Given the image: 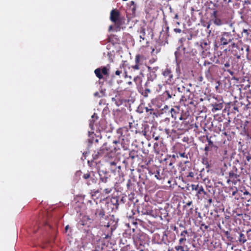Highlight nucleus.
I'll return each instance as SVG.
<instances>
[{"label": "nucleus", "mask_w": 251, "mask_h": 251, "mask_svg": "<svg viewBox=\"0 0 251 251\" xmlns=\"http://www.w3.org/2000/svg\"><path fill=\"white\" fill-rule=\"evenodd\" d=\"M189 233L187 230H182L178 235L179 239L178 240V245L175 247L176 251H189V248L185 243L189 237Z\"/></svg>", "instance_id": "1"}, {"label": "nucleus", "mask_w": 251, "mask_h": 251, "mask_svg": "<svg viewBox=\"0 0 251 251\" xmlns=\"http://www.w3.org/2000/svg\"><path fill=\"white\" fill-rule=\"evenodd\" d=\"M107 166L109 167V170L111 171V172L114 173L115 174H117L119 176L120 175L121 173V165L119 160L115 158L113 161H111V160H108V164Z\"/></svg>", "instance_id": "2"}, {"label": "nucleus", "mask_w": 251, "mask_h": 251, "mask_svg": "<svg viewBox=\"0 0 251 251\" xmlns=\"http://www.w3.org/2000/svg\"><path fill=\"white\" fill-rule=\"evenodd\" d=\"M96 173L93 171H87L82 176V178L86 180V183L88 185H92L97 183L98 181Z\"/></svg>", "instance_id": "3"}, {"label": "nucleus", "mask_w": 251, "mask_h": 251, "mask_svg": "<svg viewBox=\"0 0 251 251\" xmlns=\"http://www.w3.org/2000/svg\"><path fill=\"white\" fill-rule=\"evenodd\" d=\"M99 176L100 180L99 184L100 185V189H102L101 186H104L103 184L106 185L112 183L109 178L110 175L107 172L102 171L99 173Z\"/></svg>", "instance_id": "4"}, {"label": "nucleus", "mask_w": 251, "mask_h": 251, "mask_svg": "<svg viewBox=\"0 0 251 251\" xmlns=\"http://www.w3.org/2000/svg\"><path fill=\"white\" fill-rule=\"evenodd\" d=\"M233 36L234 35L231 34L230 32H223L220 37V45L225 46L231 43L234 39Z\"/></svg>", "instance_id": "5"}, {"label": "nucleus", "mask_w": 251, "mask_h": 251, "mask_svg": "<svg viewBox=\"0 0 251 251\" xmlns=\"http://www.w3.org/2000/svg\"><path fill=\"white\" fill-rule=\"evenodd\" d=\"M162 74L164 77L165 81L167 84H171L174 82V75L171 68H166L162 71Z\"/></svg>", "instance_id": "6"}, {"label": "nucleus", "mask_w": 251, "mask_h": 251, "mask_svg": "<svg viewBox=\"0 0 251 251\" xmlns=\"http://www.w3.org/2000/svg\"><path fill=\"white\" fill-rule=\"evenodd\" d=\"M191 187L192 191H196V196L198 199H201L202 195H206V192L201 185L193 184L191 185Z\"/></svg>", "instance_id": "7"}, {"label": "nucleus", "mask_w": 251, "mask_h": 251, "mask_svg": "<svg viewBox=\"0 0 251 251\" xmlns=\"http://www.w3.org/2000/svg\"><path fill=\"white\" fill-rule=\"evenodd\" d=\"M120 14L117 9H113L110 12V20L115 24V25L120 26L121 25Z\"/></svg>", "instance_id": "8"}, {"label": "nucleus", "mask_w": 251, "mask_h": 251, "mask_svg": "<svg viewBox=\"0 0 251 251\" xmlns=\"http://www.w3.org/2000/svg\"><path fill=\"white\" fill-rule=\"evenodd\" d=\"M146 85L149 86L152 91L154 93H159L162 89L163 84L161 83H158L156 81H147L146 82Z\"/></svg>", "instance_id": "9"}, {"label": "nucleus", "mask_w": 251, "mask_h": 251, "mask_svg": "<svg viewBox=\"0 0 251 251\" xmlns=\"http://www.w3.org/2000/svg\"><path fill=\"white\" fill-rule=\"evenodd\" d=\"M145 59L143 55L139 54H137L135 58V64L128 67L129 69L133 70H139L141 69L142 61Z\"/></svg>", "instance_id": "10"}, {"label": "nucleus", "mask_w": 251, "mask_h": 251, "mask_svg": "<svg viewBox=\"0 0 251 251\" xmlns=\"http://www.w3.org/2000/svg\"><path fill=\"white\" fill-rule=\"evenodd\" d=\"M138 212L142 215H151L153 210L151 206L148 203H143L138 209Z\"/></svg>", "instance_id": "11"}, {"label": "nucleus", "mask_w": 251, "mask_h": 251, "mask_svg": "<svg viewBox=\"0 0 251 251\" xmlns=\"http://www.w3.org/2000/svg\"><path fill=\"white\" fill-rule=\"evenodd\" d=\"M195 47L198 50L199 53H203L205 51H207L209 49V44L206 41H202L198 42L195 45Z\"/></svg>", "instance_id": "12"}, {"label": "nucleus", "mask_w": 251, "mask_h": 251, "mask_svg": "<svg viewBox=\"0 0 251 251\" xmlns=\"http://www.w3.org/2000/svg\"><path fill=\"white\" fill-rule=\"evenodd\" d=\"M172 117L175 120L179 119L180 120H184V118L182 116L181 112H180V107L177 106H176L173 108H172L170 110Z\"/></svg>", "instance_id": "13"}, {"label": "nucleus", "mask_w": 251, "mask_h": 251, "mask_svg": "<svg viewBox=\"0 0 251 251\" xmlns=\"http://www.w3.org/2000/svg\"><path fill=\"white\" fill-rule=\"evenodd\" d=\"M107 148L108 144L105 143L99 150L97 151H95L94 153L93 154V159L96 160L98 159L100 157L103 156L105 152L106 151H108Z\"/></svg>", "instance_id": "14"}, {"label": "nucleus", "mask_w": 251, "mask_h": 251, "mask_svg": "<svg viewBox=\"0 0 251 251\" xmlns=\"http://www.w3.org/2000/svg\"><path fill=\"white\" fill-rule=\"evenodd\" d=\"M147 68L149 73L147 75V81L153 80L156 77V72L159 69L158 67H151L147 66Z\"/></svg>", "instance_id": "15"}, {"label": "nucleus", "mask_w": 251, "mask_h": 251, "mask_svg": "<svg viewBox=\"0 0 251 251\" xmlns=\"http://www.w3.org/2000/svg\"><path fill=\"white\" fill-rule=\"evenodd\" d=\"M108 151L105 152L104 154L103 157L104 159V161L108 164V160H110L111 161H113L115 158H117L114 153L112 152V149L110 148V146L108 145L107 148Z\"/></svg>", "instance_id": "16"}, {"label": "nucleus", "mask_w": 251, "mask_h": 251, "mask_svg": "<svg viewBox=\"0 0 251 251\" xmlns=\"http://www.w3.org/2000/svg\"><path fill=\"white\" fill-rule=\"evenodd\" d=\"M133 232H134L132 235V238L134 242L138 243L141 242L143 239V237L144 236V233L142 232L140 230L133 229Z\"/></svg>", "instance_id": "17"}, {"label": "nucleus", "mask_w": 251, "mask_h": 251, "mask_svg": "<svg viewBox=\"0 0 251 251\" xmlns=\"http://www.w3.org/2000/svg\"><path fill=\"white\" fill-rule=\"evenodd\" d=\"M237 169L236 168H235L233 170L231 171L229 173V179H228L227 180V182L228 183L230 181H231L232 182L235 183L236 180H239L238 178L239 177V175L237 174Z\"/></svg>", "instance_id": "18"}, {"label": "nucleus", "mask_w": 251, "mask_h": 251, "mask_svg": "<svg viewBox=\"0 0 251 251\" xmlns=\"http://www.w3.org/2000/svg\"><path fill=\"white\" fill-rule=\"evenodd\" d=\"M92 220L89 216L84 215L82 217L81 219L78 223V226H87L88 227L90 226V224L92 223Z\"/></svg>", "instance_id": "19"}, {"label": "nucleus", "mask_w": 251, "mask_h": 251, "mask_svg": "<svg viewBox=\"0 0 251 251\" xmlns=\"http://www.w3.org/2000/svg\"><path fill=\"white\" fill-rule=\"evenodd\" d=\"M95 74L99 79H101L103 78L102 75H108V69L106 67H103L101 69L97 68L95 70Z\"/></svg>", "instance_id": "20"}, {"label": "nucleus", "mask_w": 251, "mask_h": 251, "mask_svg": "<svg viewBox=\"0 0 251 251\" xmlns=\"http://www.w3.org/2000/svg\"><path fill=\"white\" fill-rule=\"evenodd\" d=\"M211 106L212 107L211 111L215 112L217 111L220 110L223 107V101L221 100L217 102H213L210 104Z\"/></svg>", "instance_id": "21"}, {"label": "nucleus", "mask_w": 251, "mask_h": 251, "mask_svg": "<svg viewBox=\"0 0 251 251\" xmlns=\"http://www.w3.org/2000/svg\"><path fill=\"white\" fill-rule=\"evenodd\" d=\"M218 67L217 66L211 64L208 68L207 70L205 71V76L207 77H211L214 74L217 72Z\"/></svg>", "instance_id": "22"}, {"label": "nucleus", "mask_w": 251, "mask_h": 251, "mask_svg": "<svg viewBox=\"0 0 251 251\" xmlns=\"http://www.w3.org/2000/svg\"><path fill=\"white\" fill-rule=\"evenodd\" d=\"M127 10L132 16H135L136 12V5L134 1H131L130 2Z\"/></svg>", "instance_id": "23"}, {"label": "nucleus", "mask_w": 251, "mask_h": 251, "mask_svg": "<svg viewBox=\"0 0 251 251\" xmlns=\"http://www.w3.org/2000/svg\"><path fill=\"white\" fill-rule=\"evenodd\" d=\"M95 215L99 220L103 219L104 216L105 215V211L104 209L101 207L97 208L95 212Z\"/></svg>", "instance_id": "24"}, {"label": "nucleus", "mask_w": 251, "mask_h": 251, "mask_svg": "<svg viewBox=\"0 0 251 251\" xmlns=\"http://www.w3.org/2000/svg\"><path fill=\"white\" fill-rule=\"evenodd\" d=\"M42 225H44L45 226L48 225V222L45 221V218H44V216L43 215H40L39 217L38 221L36 222V224L38 225L37 228H34L33 232H36L38 228L39 227V224H41Z\"/></svg>", "instance_id": "25"}, {"label": "nucleus", "mask_w": 251, "mask_h": 251, "mask_svg": "<svg viewBox=\"0 0 251 251\" xmlns=\"http://www.w3.org/2000/svg\"><path fill=\"white\" fill-rule=\"evenodd\" d=\"M139 32L140 33V38L141 40H140V42H141L142 40H146V43L148 44L149 43L148 41H147V39L146 38V29L144 27L142 26L140 27Z\"/></svg>", "instance_id": "26"}, {"label": "nucleus", "mask_w": 251, "mask_h": 251, "mask_svg": "<svg viewBox=\"0 0 251 251\" xmlns=\"http://www.w3.org/2000/svg\"><path fill=\"white\" fill-rule=\"evenodd\" d=\"M128 131L129 130L127 126H123L117 129V133L122 136H125L127 135Z\"/></svg>", "instance_id": "27"}, {"label": "nucleus", "mask_w": 251, "mask_h": 251, "mask_svg": "<svg viewBox=\"0 0 251 251\" xmlns=\"http://www.w3.org/2000/svg\"><path fill=\"white\" fill-rule=\"evenodd\" d=\"M106 186L107 187L103 189V192L105 194L108 195L112 192V191H113V190L114 189V187H113L112 183H111L109 185L107 184V185L103 186V187H106Z\"/></svg>", "instance_id": "28"}, {"label": "nucleus", "mask_w": 251, "mask_h": 251, "mask_svg": "<svg viewBox=\"0 0 251 251\" xmlns=\"http://www.w3.org/2000/svg\"><path fill=\"white\" fill-rule=\"evenodd\" d=\"M145 89L144 90V92L142 93V95L145 97H147L148 96V94L149 93H151L152 91L151 89L149 87V86H147L146 85V84H145Z\"/></svg>", "instance_id": "29"}, {"label": "nucleus", "mask_w": 251, "mask_h": 251, "mask_svg": "<svg viewBox=\"0 0 251 251\" xmlns=\"http://www.w3.org/2000/svg\"><path fill=\"white\" fill-rule=\"evenodd\" d=\"M213 22V23L216 25L220 26L223 24V23L222 22V20L218 18L215 17V18H212V19L211 20Z\"/></svg>", "instance_id": "30"}, {"label": "nucleus", "mask_w": 251, "mask_h": 251, "mask_svg": "<svg viewBox=\"0 0 251 251\" xmlns=\"http://www.w3.org/2000/svg\"><path fill=\"white\" fill-rule=\"evenodd\" d=\"M177 90L179 92L189 93L191 95V92L188 89H186L184 86H181L177 87Z\"/></svg>", "instance_id": "31"}, {"label": "nucleus", "mask_w": 251, "mask_h": 251, "mask_svg": "<svg viewBox=\"0 0 251 251\" xmlns=\"http://www.w3.org/2000/svg\"><path fill=\"white\" fill-rule=\"evenodd\" d=\"M238 241L240 243L242 244L245 243L247 241V239L246 238L245 235L244 234L242 233H240V236L238 239Z\"/></svg>", "instance_id": "32"}, {"label": "nucleus", "mask_w": 251, "mask_h": 251, "mask_svg": "<svg viewBox=\"0 0 251 251\" xmlns=\"http://www.w3.org/2000/svg\"><path fill=\"white\" fill-rule=\"evenodd\" d=\"M121 251H133L132 246L130 245H126V246L122 247L121 249Z\"/></svg>", "instance_id": "33"}, {"label": "nucleus", "mask_w": 251, "mask_h": 251, "mask_svg": "<svg viewBox=\"0 0 251 251\" xmlns=\"http://www.w3.org/2000/svg\"><path fill=\"white\" fill-rule=\"evenodd\" d=\"M185 176L186 177L188 180H190L191 178H192L194 176V173L193 172H189L188 173H185Z\"/></svg>", "instance_id": "34"}, {"label": "nucleus", "mask_w": 251, "mask_h": 251, "mask_svg": "<svg viewBox=\"0 0 251 251\" xmlns=\"http://www.w3.org/2000/svg\"><path fill=\"white\" fill-rule=\"evenodd\" d=\"M111 203L116 206V208H118L119 203H118V200L116 197H113L111 200Z\"/></svg>", "instance_id": "35"}, {"label": "nucleus", "mask_w": 251, "mask_h": 251, "mask_svg": "<svg viewBox=\"0 0 251 251\" xmlns=\"http://www.w3.org/2000/svg\"><path fill=\"white\" fill-rule=\"evenodd\" d=\"M99 193H100L99 190H92L91 192V197H92L93 199H95V197L96 199H98V197H97V194H99Z\"/></svg>", "instance_id": "36"}, {"label": "nucleus", "mask_w": 251, "mask_h": 251, "mask_svg": "<svg viewBox=\"0 0 251 251\" xmlns=\"http://www.w3.org/2000/svg\"><path fill=\"white\" fill-rule=\"evenodd\" d=\"M163 96L165 98V99L166 100L172 98V95L170 94V93L168 91H165L164 92Z\"/></svg>", "instance_id": "37"}, {"label": "nucleus", "mask_w": 251, "mask_h": 251, "mask_svg": "<svg viewBox=\"0 0 251 251\" xmlns=\"http://www.w3.org/2000/svg\"><path fill=\"white\" fill-rule=\"evenodd\" d=\"M229 48L232 50V51L233 52L234 51V49H239L238 44L232 41L231 43V45L229 46Z\"/></svg>", "instance_id": "38"}, {"label": "nucleus", "mask_w": 251, "mask_h": 251, "mask_svg": "<svg viewBox=\"0 0 251 251\" xmlns=\"http://www.w3.org/2000/svg\"><path fill=\"white\" fill-rule=\"evenodd\" d=\"M136 155V151L134 150H132L129 153V157L132 160L135 159Z\"/></svg>", "instance_id": "39"}, {"label": "nucleus", "mask_w": 251, "mask_h": 251, "mask_svg": "<svg viewBox=\"0 0 251 251\" xmlns=\"http://www.w3.org/2000/svg\"><path fill=\"white\" fill-rule=\"evenodd\" d=\"M146 112L148 113V114L152 115L154 114V112H153V109L151 108H149L148 107L145 108Z\"/></svg>", "instance_id": "40"}, {"label": "nucleus", "mask_w": 251, "mask_h": 251, "mask_svg": "<svg viewBox=\"0 0 251 251\" xmlns=\"http://www.w3.org/2000/svg\"><path fill=\"white\" fill-rule=\"evenodd\" d=\"M206 197L205 198V199L207 200V201L209 203V205L211 204V203L213 201H212V199L211 198H210V197L207 194L206 195H205Z\"/></svg>", "instance_id": "41"}, {"label": "nucleus", "mask_w": 251, "mask_h": 251, "mask_svg": "<svg viewBox=\"0 0 251 251\" xmlns=\"http://www.w3.org/2000/svg\"><path fill=\"white\" fill-rule=\"evenodd\" d=\"M155 177L158 179H161V175L160 174V172H159V170H157L156 173H155Z\"/></svg>", "instance_id": "42"}, {"label": "nucleus", "mask_w": 251, "mask_h": 251, "mask_svg": "<svg viewBox=\"0 0 251 251\" xmlns=\"http://www.w3.org/2000/svg\"><path fill=\"white\" fill-rule=\"evenodd\" d=\"M206 138H207V142H208V145L207 146H209L210 147H212L213 146V142L207 136Z\"/></svg>", "instance_id": "43"}, {"label": "nucleus", "mask_w": 251, "mask_h": 251, "mask_svg": "<svg viewBox=\"0 0 251 251\" xmlns=\"http://www.w3.org/2000/svg\"><path fill=\"white\" fill-rule=\"evenodd\" d=\"M133 126V124L132 123L129 122L128 126H127L128 128V130H130L131 131L133 132L134 130L132 129Z\"/></svg>", "instance_id": "44"}, {"label": "nucleus", "mask_w": 251, "mask_h": 251, "mask_svg": "<svg viewBox=\"0 0 251 251\" xmlns=\"http://www.w3.org/2000/svg\"><path fill=\"white\" fill-rule=\"evenodd\" d=\"M245 34L246 37H248L249 35V33L247 29H244L243 31L242 32V35L243 36V34Z\"/></svg>", "instance_id": "45"}, {"label": "nucleus", "mask_w": 251, "mask_h": 251, "mask_svg": "<svg viewBox=\"0 0 251 251\" xmlns=\"http://www.w3.org/2000/svg\"><path fill=\"white\" fill-rule=\"evenodd\" d=\"M134 81L136 83H137V82H138L139 83H141V78L139 76L135 77L134 78Z\"/></svg>", "instance_id": "46"}, {"label": "nucleus", "mask_w": 251, "mask_h": 251, "mask_svg": "<svg viewBox=\"0 0 251 251\" xmlns=\"http://www.w3.org/2000/svg\"><path fill=\"white\" fill-rule=\"evenodd\" d=\"M200 226L201 228L203 227L205 230H207L209 227V226L205 225L204 223L201 224Z\"/></svg>", "instance_id": "47"}, {"label": "nucleus", "mask_w": 251, "mask_h": 251, "mask_svg": "<svg viewBox=\"0 0 251 251\" xmlns=\"http://www.w3.org/2000/svg\"><path fill=\"white\" fill-rule=\"evenodd\" d=\"M158 144L157 143H154L153 148H154V150L156 151H157V152H159V150H158Z\"/></svg>", "instance_id": "48"}, {"label": "nucleus", "mask_w": 251, "mask_h": 251, "mask_svg": "<svg viewBox=\"0 0 251 251\" xmlns=\"http://www.w3.org/2000/svg\"><path fill=\"white\" fill-rule=\"evenodd\" d=\"M179 155L181 157L188 158L187 155L185 152H179Z\"/></svg>", "instance_id": "49"}, {"label": "nucleus", "mask_w": 251, "mask_h": 251, "mask_svg": "<svg viewBox=\"0 0 251 251\" xmlns=\"http://www.w3.org/2000/svg\"><path fill=\"white\" fill-rule=\"evenodd\" d=\"M245 157H246V159L248 161H250L251 159V155L248 153H247V155L245 154Z\"/></svg>", "instance_id": "50"}, {"label": "nucleus", "mask_w": 251, "mask_h": 251, "mask_svg": "<svg viewBox=\"0 0 251 251\" xmlns=\"http://www.w3.org/2000/svg\"><path fill=\"white\" fill-rule=\"evenodd\" d=\"M174 31L176 33H180L181 32V29L180 28H175L174 29Z\"/></svg>", "instance_id": "51"}, {"label": "nucleus", "mask_w": 251, "mask_h": 251, "mask_svg": "<svg viewBox=\"0 0 251 251\" xmlns=\"http://www.w3.org/2000/svg\"><path fill=\"white\" fill-rule=\"evenodd\" d=\"M203 26H206L207 29H209L211 26V23L210 22H209L206 23V25H203Z\"/></svg>", "instance_id": "52"}, {"label": "nucleus", "mask_w": 251, "mask_h": 251, "mask_svg": "<svg viewBox=\"0 0 251 251\" xmlns=\"http://www.w3.org/2000/svg\"><path fill=\"white\" fill-rule=\"evenodd\" d=\"M110 237V236L108 234H106L105 233L103 234V238L107 239L109 238Z\"/></svg>", "instance_id": "53"}, {"label": "nucleus", "mask_w": 251, "mask_h": 251, "mask_svg": "<svg viewBox=\"0 0 251 251\" xmlns=\"http://www.w3.org/2000/svg\"><path fill=\"white\" fill-rule=\"evenodd\" d=\"M212 16L213 17V18H215V17H217V10H215V11H213Z\"/></svg>", "instance_id": "54"}, {"label": "nucleus", "mask_w": 251, "mask_h": 251, "mask_svg": "<svg viewBox=\"0 0 251 251\" xmlns=\"http://www.w3.org/2000/svg\"><path fill=\"white\" fill-rule=\"evenodd\" d=\"M122 72L120 70H117L115 72V75H120L122 74Z\"/></svg>", "instance_id": "55"}, {"label": "nucleus", "mask_w": 251, "mask_h": 251, "mask_svg": "<svg viewBox=\"0 0 251 251\" xmlns=\"http://www.w3.org/2000/svg\"><path fill=\"white\" fill-rule=\"evenodd\" d=\"M181 101H186L187 100V98L185 96H182L181 97V98L180 99Z\"/></svg>", "instance_id": "56"}, {"label": "nucleus", "mask_w": 251, "mask_h": 251, "mask_svg": "<svg viewBox=\"0 0 251 251\" xmlns=\"http://www.w3.org/2000/svg\"><path fill=\"white\" fill-rule=\"evenodd\" d=\"M203 65L204 66L209 65H211V63L208 61H204V62L203 63Z\"/></svg>", "instance_id": "57"}, {"label": "nucleus", "mask_w": 251, "mask_h": 251, "mask_svg": "<svg viewBox=\"0 0 251 251\" xmlns=\"http://www.w3.org/2000/svg\"><path fill=\"white\" fill-rule=\"evenodd\" d=\"M192 203H193L192 201H190L188 202L184 206L185 207L190 206L192 205Z\"/></svg>", "instance_id": "58"}, {"label": "nucleus", "mask_w": 251, "mask_h": 251, "mask_svg": "<svg viewBox=\"0 0 251 251\" xmlns=\"http://www.w3.org/2000/svg\"><path fill=\"white\" fill-rule=\"evenodd\" d=\"M210 147L206 145V146L205 147V148H204V151H208L210 150Z\"/></svg>", "instance_id": "59"}, {"label": "nucleus", "mask_w": 251, "mask_h": 251, "mask_svg": "<svg viewBox=\"0 0 251 251\" xmlns=\"http://www.w3.org/2000/svg\"><path fill=\"white\" fill-rule=\"evenodd\" d=\"M226 68H228L230 67V64L229 63V62H226L225 64H224Z\"/></svg>", "instance_id": "60"}, {"label": "nucleus", "mask_w": 251, "mask_h": 251, "mask_svg": "<svg viewBox=\"0 0 251 251\" xmlns=\"http://www.w3.org/2000/svg\"><path fill=\"white\" fill-rule=\"evenodd\" d=\"M128 147L126 145H123V148L124 150H126L127 149Z\"/></svg>", "instance_id": "61"}, {"label": "nucleus", "mask_w": 251, "mask_h": 251, "mask_svg": "<svg viewBox=\"0 0 251 251\" xmlns=\"http://www.w3.org/2000/svg\"><path fill=\"white\" fill-rule=\"evenodd\" d=\"M174 18L176 19H178V15L177 14H176L175 15Z\"/></svg>", "instance_id": "62"}, {"label": "nucleus", "mask_w": 251, "mask_h": 251, "mask_svg": "<svg viewBox=\"0 0 251 251\" xmlns=\"http://www.w3.org/2000/svg\"><path fill=\"white\" fill-rule=\"evenodd\" d=\"M92 161H90L89 160L88 161V165L91 166V165H92Z\"/></svg>", "instance_id": "63"}, {"label": "nucleus", "mask_w": 251, "mask_h": 251, "mask_svg": "<svg viewBox=\"0 0 251 251\" xmlns=\"http://www.w3.org/2000/svg\"><path fill=\"white\" fill-rule=\"evenodd\" d=\"M174 230L176 231V233L177 232V227L176 226L174 227Z\"/></svg>", "instance_id": "64"}]
</instances>
